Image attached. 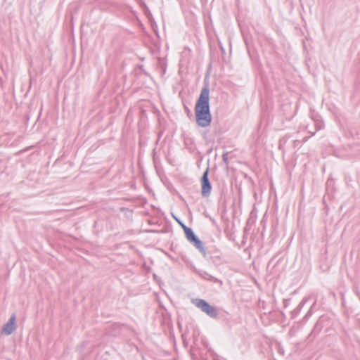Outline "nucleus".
Returning a JSON list of instances; mask_svg holds the SVG:
<instances>
[{
	"label": "nucleus",
	"mask_w": 360,
	"mask_h": 360,
	"mask_svg": "<svg viewBox=\"0 0 360 360\" xmlns=\"http://www.w3.org/2000/svg\"><path fill=\"white\" fill-rule=\"evenodd\" d=\"M195 273H196L199 276H200L202 279L207 280L212 283H219L220 285H222L223 283L220 279L215 278L206 272L205 271L199 270L197 269H194Z\"/></svg>",
	"instance_id": "obj_4"
},
{
	"label": "nucleus",
	"mask_w": 360,
	"mask_h": 360,
	"mask_svg": "<svg viewBox=\"0 0 360 360\" xmlns=\"http://www.w3.org/2000/svg\"><path fill=\"white\" fill-rule=\"evenodd\" d=\"M198 250L199 252L204 256H206V249L204 246L203 243L196 237L192 242H191Z\"/></svg>",
	"instance_id": "obj_6"
},
{
	"label": "nucleus",
	"mask_w": 360,
	"mask_h": 360,
	"mask_svg": "<svg viewBox=\"0 0 360 360\" xmlns=\"http://www.w3.org/2000/svg\"><path fill=\"white\" fill-rule=\"evenodd\" d=\"M210 89L207 86L202 88L195 106L196 122L200 127L210 125L212 115L209 103Z\"/></svg>",
	"instance_id": "obj_1"
},
{
	"label": "nucleus",
	"mask_w": 360,
	"mask_h": 360,
	"mask_svg": "<svg viewBox=\"0 0 360 360\" xmlns=\"http://www.w3.org/2000/svg\"><path fill=\"white\" fill-rule=\"evenodd\" d=\"M307 138H304L303 141H307Z\"/></svg>",
	"instance_id": "obj_15"
},
{
	"label": "nucleus",
	"mask_w": 360,
	"mask_h": 360,
	"mask_svg": "<svg viewBox=\"0 0 360 360\" xmlns=\"http://www.w3.org/2000/svg\"><path fill=\"white\" fill-rule=\"evenodd\" d=\"M184 233L186 234L187 240L191 243L192 242L197 236L193 231V230L189 227H184Z\"/></svg>",
	"instance_id": "obj_7"
},
{
	"label": "nucleus",
	"mask_w": 360,
	"mask_h": 360,
	"mask_svg": "<svg viewBox=\"0 0 360 360\" xmlns=\"http://www.w3.org/2000/svg\"><path fill=\"white\" fill-rule=\"evenodd\" d=\"M181 226H182V228H183V229H184V227H187V226H186V225H184V224H181Z\"/></svg>",
	"instance_id": "obj_14"
},
{
	"label": "nucleus",
	"mask_w": 360,
	"mask_h": 360,
	"mask_svg": "<svg viewBox=\"0 0 360 360\" xmlns=\"http://www.w3.org/2000/svg\"><path fill=\"white\" fill-rule=\"evenodd\" d=\"M209 169L207 168L201 178L202 190L201 194L203 197H207L210 195L212 185L208 178Z\"/></svg>",
	"instance_id": "obj_3"
},
{
	"label": "nucleus",
	"mask_w": 360,
	"mask_h": 360,
	"mask_svg": "<svg viewBox=\"0 0 360 360\" xmlns=\"http://www.w3.org/2000/svg\"><path fill=\"white\" fill-rule=\"evenodd\" d=\"M311 315V311H309L307 314H306V317H308Z\"/></svg>",
	"instance_id": "obj_13"
},
{
	"label": "nucleus",
	"mask_w": 360,
	"mask_h": 360,
	"mask_svg": "<svg viewBox=\"0 0 360 360\" xmlns=\"http://www.w3.org/2000/svg\"><path fill=\"white\" fill-rule=\"evenodd\" d=\"M15 315L13 314L8 321L4 326L3 332L6 335H11L15 330Z\"/></svg>",
	"instance_id": "obj_5"
},
{
	"label": "nucleus",
	"mask_w": 360,
	"mask_h": 360,
	"mask_svg": "<svg viewBox=\"0 0 360 360\" xmlns=\"http://www.w3.org/2000/svg\"><path fill=\"white\" fill-rule=\"evenodd\" d=\"M278 353L281 354V355H283L284 354V349L283 348H278Z\"/></svg>",
	"instance_id": "obj_11"
},
{
	"label": "nucleus",
	"mask_w": 360,
	"mask_h": 360,
	"mask_svg": "<svg viewBox=\"0 0 360 360\" xmlns=\"http://www.w3.org/2000/svg\"><path fill=\"white\" fill-rule=\"evenodd\" d=\"M192 303L210 318L216 319L218 316L219 313L217 307L210 305L205 300L199 298L193 299Z\"/></svg>",
	"instance_id": "obj_2"
},
{
	"label": "nucleus",
	"mask_w": 360,
	"mask_h": 360,
	"mask_svg": "<svg viewBox=\"0 0 360 360\" xmlns=\"http://www.w3.org/2000/svg\"><path fill=\"white\" fill-rule=\"evenodd\" d=\"M306 302H307V300H305V299L302 300V302L300 303V304L298 306V309L299 310H300L302 308V307L304 305Z\"/></svg>",
	"instance_id": "obj_10"
},
{
	"label": "nucleus",
	"mask_w": 360,
	"mask_h": 360,
	"mask_svg": "<svg viewBox=\"0 0 360 360\" xmlns=\"http://www.w3.org/2000/svg\"><path fill=\"white\" fill-rule=\"evenodd\" d=\"M222 159L224 163L228 165H229V160H228V153H225L222 155Z\"/></svg>",
	"instance_id": "obj_9"
},
{
	"label": "nucleus",
	"mask_w": 360,
	"mask_h": 360,
	"mask_svg": "<svg viewBox=\"0 0 360 360\" xmlns=\"http://www.w3.org/2000/svg\"><path fill=\"white\" fill-rule=\"evenodd\" d=\"M315 127H316V131H317L323 128L324 124L321 121H316Z\"/></svg>",
	"instance_id": "obj_8"
},
{
	"label": "nucleus",
	"mask_w": 360,
	"mask_h": 360,
	"mask_svg": "<svg viewBox=\"0 0 360 360\" xmlns=\"http://www.w3.org/2000/svg\"><path fill=\"white\" fill-rule=\"evenodd\" d=\"M318 327H319V322L316 324L314 329L312 331V333H314L315 332V330L318 329Z\"/></svg>",
	"instance_id": "obj_12"
}]
</instances>
